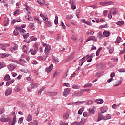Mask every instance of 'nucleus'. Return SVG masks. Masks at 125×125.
<instances>
[{
	"instance_id": "nucleus-1",
	"label": "nucleus",
	"mask_w": 125,
	"mask_h": 125,
	"mask_svg": "<svg viewBox=\"0 0 125 125\" xmlns=\"http://www.w3.org/2000/svg\"><path fill=\"white\" fill-rule=\"evenodd\" d=\"M0 121L2 123H5L11 121V118L7 116H5L4 114H3L0 118Z\"/></svg>"
},
{
	"instance_id": "nucleus-2",
	"label": "nucleus",
	"mask_w": 125,
	"mask_h": 125,
	"mask_svg": "<svg viewBox=\"0 0 125 125\" xmlns=\"http://www.w3.org/2000/svg\"><path fill=\"white\" fill-rule=\"evenodd\" d=\"M99 4L102 6H104V5H112V4H114V2L111 1L108 2H101Z\"/></svg>"
},
{
	"instance_id": "nucleus-3",
	"label": "nucleus",
	"mask_w": 125,
	"mask_h": 125,
	"mask_svg": "<svg viewBox=\"0 0 125 125\" xmlns=\"http://www.w3.org/2000/svg\"><path fill=\"white\" fill-rule=\"evenodd\" d=\"M70 92H71V89L70 88H65L63 93V96H65V97H67L68 94H70Z\"/></svg>"
},
{
	"instance_id": "nucleus-4",
	"label": "nucleus",
	"mask_w": 125,
	"mask_h": 125,
	"mask_svg": "<svg viewBox=\"0 0 125 125\" xmlns=\"http://www.w3.org/2000/svg\"><path fill=\"white\" fill-rule=\"evenodd\" d=\"M15 30H19L20 33H21L22 35H24L25 33H26V30L22 29V28L20 27L16 26L15 27Z\"/></svg>"
},
{
	"instance_id": "nucleus-5",
	"label": "nucleus",
	"mask_w": 125,
	"mask_h": 125,
	"mask_svg": "<svg viewBox=\"0 0 125 125\" xmlns=\"http://www.w3.org/2000/svg\"><path fill=\"white\" fill-rule=\"evenodd\" d=\"M25 63H27V61L23 58L20 59L19 61V65L23 66Z\"/></svg>"
},
{
	"instance_id": "nucleus-6",
	"label": "nucleus",
	"mask_w": 125,
	"mask_h": 125,
	"mask_svg": "<svg viewBox=\"0 0 125 125\" xmlns=\"http://www.w3.org/2000/svg\"><path fill=\"white\" fill-rule=\"evenodd\" d=\"M11 92H12V89L11 88H8L6 89L5 94L6 96H8V95L11 94Z\"/></svg>"
},
{
	"instance_id": "nucleus-7",
	"label": "nucleus",
	"mask_w": 125,
	"mask_h": 125,
	"mask_svg": "<svg viewBox=\"0 0 125 125\" xmlns=\"http://www.w3.org/2000/svg\"><path fill=\"white\" fill-rule=\"evenodd\" d=\"M50 50H51V46L48 45L45 48V52L46 54H49Z\"/></svg>"
},
{
	"instance_id": "nucleus-8",
	"label": "nucleus",
	"mask_w": 125,
	"mask_h": 125,
	"mask_svg": "<svg viewBox=\"0 0 125 125\" xmlns=\"http://www.w3.org/2000/svg\"><path fill=\"white\" fill-rule=\"evenodd\" d=\"M53 68V64H51L48 68H46V72L47 74H49L52 71Z\"/></svg>"
},
{
	"instance_id": "nucleus-9",
	"label": "nucleus",
	"mask_w": 125,
	"mask_h": 125,
	"mask_svg": "<svg viewBox=\"0 0 125 125\" xmlns=\"http://www.w3.org/2000/svg\"><path fill=\"white\" fill-rule=\"evenodd\" d=\"M28 125H39V122L36 120H33L28 123Z\"/></svg>"
},
{
	"instance_id": "nucleus-10",
	"label": "nucleus",
	"mask_w": 125,
	"mask_h": 125,
	"mask_svg": "<svg viewBox=\"0 0 125 125\" xmlns=\"http://www.w3.org/2000/svg\"><path fill=\"white\" fill-rule=\"evenodd\" d=\"M37 2L40 4V5L43 6L45 4V0H38Z\"/></svg>"
},
{
	"instance_id": "nucleus-11",
	"label": "nucleus",
	"mask_w": 125,
	"mask_h": 125,
	"mask_svg": "<svg viewBox=\"0 0 125 125\" xmlns=\"http://www.w3.org/2000/svg\"><path fill=\"white\" fill-rule=\"evenodd\" d=\"M18 48V45L17 44H15L14 47H11V52H14V51H16Z\"/></svg>"
},
{
	"instance_id": "nucleus-12",
	"label": "nucleus",
	"mask_w": 125,
	"mask_h": 125,
	"mask_svg": "<svg viewBox=\"0 0 125 125\" xmlns=\"http://www.w3.org/2000/svg\"><path fill=\"white\" fill-rule=\"evenodd\" d=\"M16 68V66L13 64H10L8 67V69L9 70V71H13Z\"/></svg>"
},
{
	"instance_id": "nucleus-13",
	"label": "nucleus",
	"mask_w": 125,
	"mask_h": 125,
	"mask_svg": "<svg viewBox=\"0 0 125 125\" xmlns=\"http://www.w3.org/2000/svg\"><path fill=\"white\" fill-rule=\"evenodd\" d=\"M26 121L27 122H32L33 121V117L32 116V115L28 114L26 118Z\"/></svg>"
},
{
	"instance_id": "nucleus-14",
	"label": "nucleus",
	"mask_w": 125,
	"mask_h": 125,
	"mask_svg": "<svg viewBox=\"0 0 125 125\" xmlns=\"http://www.w3.org/2000/svg\"><path fill=\"white\" fill-rule=\"evenodd\" d=\"M85 57H83V59H81L79 61V65L80 64H81V66H83V63L85 62V61H83L84 60V59H85Z\"/></svg>"
},
{
	"instance_id": "nucleus-15",
	"label": "nucleus",
	"mask_w": 125,
	"mask_h": 125,
	"mask_svg": "<svg viewBox=\"0 0 125 125\" xmlns=\"http://www.w3.org/2000/svg\"><path fill=\"white\" fill-rule=\"evenodd\" d=\"M103 35L104 37H105V38H108V37L110 36V32L109 31H104Z\"/></svg>"
},
{
	"instance_id": "nucleus-16",
	"label": "nucleus",
	"mask_w": 125,
	"mask_h": 125,
	"mask_svg": "<svg viewBox=\"0 0 125 125\" xmlns=\"http://www.w3.org/2000/svg\"><path fill=\"white\" fill-rule=\"evenodd\" d=\"M122 81H117L115 83H114L113 85L114 86H119V85H121V84L122 83Z\"/></svg>"
},
{
	"instance_id": "nucleus-17",
	"label": "nucleus",
	"mask_w": 125,
	"mask_h": 125,
	"mask_svg": "<svg viewBox=\"0 0 125 125\" xmlns=\"http://www.w3.org/2000/svg\"><path fill=\"white\" fill-rule=\"evenodd\" d=\"M7 1H8V0H0V2L1 3H3L4 6H8V4H7Z\"/></svg>"
},
{
	"instance_id": "nucleus-18",
	"label": "nucleus",
	"mask_w": 125,
	"mask_h": 125,
	"mask_svg": "<svg viewBox=\"0 0 125 125\" xmlns=\"http://www.w3.org/2000/svg\"><path fill=\"white\" fill-rule=\"evenodd\" d=\"M88 41H94V42H96L97 39L94 36H91L88 38Z\"/></svg>"
},
{
	"instance_id": "nucleus-19",
	"label": "nucleus",
	"mask_w": 125,
	"mask_h": 125,
	"mask_svg": "<svg viewBox=\"0 0 125 125\" xmlns=\"http://www.w3.org/2000/svg\"><path fill=\"white\" fill-rule=\"evenodd\" d=\"M45 25L47 27H51V22L48 21V18H47V21H44Z\"/></svg>"
},
{
	"instance_id": "nucleus-20",
	"label": "nucleus",
	"mask_w": 125,
	"mask_h": 125,
	"mask_svg": "<svg viewBox=\"0 0 125 125\" xmlns=\"http://www.w3.org/2000/svg\"><path fill=\"white\" fill-rule=\"evenodd\" d=\"M112 118V115L111 114H107L106 116H103L102 118L103 120H109Z\"/></svg>"
},
{
	"instance_id": "nucleus-21",
	"label": "nucleus",
	"mask_w": 125,
	"mask_h": 125,
	"mask_svg": "<svg viewBox=\"0 0 125 125\" xmlns=\"http://www.w3.org/2000/svg\"><path fill=\"white\" fill-rule=\"evenodd\" d=\"M9 24V19L6 18H5V21L4 22V26H8V24Z\"/></svg>"
},
{
	"instance_id": "nucleus-22",
	"label": "nucleus",
	"mask_w": 125,
	"mask_h": 125,
	"mask_svg": "<svg viewBox=\"0 0 125 125\" xmlns=\"http://www.w3.org/2000/svg\"><path fill=\"white\" fill-rule=\"evenodd\" d=\"M0 56L1 58H4V57H8V56H10V54L1 53L0 54Z\"/></svg>"
},
{
	"instance_id": "nucleus-23",
	"label": "nucleus",
	"mask_w": 125,
	"mask_h": 125,
	"mask_svg": "<svg viewBox=\"0 0 125 125\" xmlns=\"http://www.w3.org/2000/svg\"><path fill=\"white\" fill-rule=\"evenodd\" d=\"M40 16L42 18V19H43V20H44V21H47V18H48L47 17H45L42 13H41L40 14Z\"/></svg>"
},
{
	"instance_id": "nucleus-24",
	"label": "nucleus",
	"mask_w": 125,
	"mask_h": 125,
	"mask_svg": "<svg viewBox=\"0 0 125 125\" xmlns=\"http://www.w3.org/2000/svg\"><path fill=\"white\" fill-rule=\"evenodd\" d=\"M120 105H122V103H119L118 105L114 104L112 105V109H117V108H119V107H120Z\"/></svg>"
},
{
	"instance_id": "nucleus-25",
	"label": "nucleus",
	"mask_w": 125,
	"mask_h": 125,
	"mask_svg": "<svg viewBox=\"0 0 125 125\" xmlns=\"http://www.w3.org/2000/svg\"><path fill=\"white\" fill-rule=\"evenodd\" d=\"M6 65H5V63L2 62H0V69H2V68H4V67H6Z\"/></svg>"
},
{
	"instance_id": "nucleus-26",
	"label": "nucleus",
	"mask_w": 125,
	"mask_h": 125,
	"mask_svg": "<svg viewBox=\"0 0 125 125\" xmlns=\"http://www.w3.org/2000/svg\"><path fill=\"white\" fill-rule=\"evenodd\" d=\"M95 102L98 104H102V103H103V100L101 99H97V100H96Z\"/></svg>"
},
{
	"instance_id": "nucleus-27",
	"label": "nucleus",
	"mask_w": 125,
	"mask_h": 125,
	"mask_svg": "<svg viewBox=\"0 0 125 125\" xmlns=\"http://www.w3.org/2000/svg\"><path fill=\"white\" fill-rule=\"evenodd\" d=\"M69 117H70V115L68 113H65L63 114V118L64 119V120H67L69 119Z\"/></svg>"
},
{
	"instance_id": "nucleus-28",
	"label": "nucleus",
	"mask_w": 125,
	"mask_h": 125,
	"mask_svg": "<svg viewBox=\"0 0 125 125\" xmlns=\"http://www.w3.org/2000/svg\"><path fill=\"white\" fill-rule=\"evenodd\" d=\"M85 101H80V102H74V105H81V104H83L84 103Z\"/></svg>"
},
{
	"instance_id": "nucleus-29",
	"label": "nucleus",
	"mask_w": 125,
	"mask_h": 125,
	"mask_svg": "<svg viewBox=\"0 0 125 125\" xmlns=\"http://www.w3.org/2000/svg\"><path fill=\"white\" fill-rule=\"evenodd\" d=\"M116 25H118V26H123V25H124L125 24V23L124 22V21H121L117 22L116 23Z\"/></svg>"
},
{
	"instance_id": "nucleus-30",
	"label": "nucleus",
	"mask_w": 125,
	"mask_h": 125,
	"mask_svg": "<svg viewBox=\"0 0 125 125\" xmlns=\"http://www.w3.org/2000/svg\"><path fill=\"white\" fill-rule=\"evenodd\" d=\"M97 37H98V38H99V39H100V40H101V39H103V35L102 34V32H99V33H98V35H97Z\"/></svg>"
},
{
	"instance_id": "nucleus-31",
	"label": "nucleus",
	"mask_w": 125,
	"mask_h": 125,
	"mask_svg": "<svg viewBox=\"0 0 125 125\" xmlns=\"http://www.w3.org/2000/svg\"><path fill=\"white\" fill-rule=\"evenodd\" d=\"M37 51H38V50H36V49H34V50H30V52L32 54V55H35L36 53H37Z\"/></svg>"
},
{
	"instance_id": "nucleus-32",
	"label": "nucleus",
	"mask_w": 125,
	"mask_h": 125,
	"mask_svg": "<svg viewBox=\"0 0 125 125\" xmlns=\"http://www.w3.org/2000/svg\"><path fill=\"white\" fill-rule=\"evenodd\" d=\"M34 47L35 49L36 50H38V48H39V44H38V42H35V43L34 44Z\"/></svg>"
},
{
	"instance_id": "nucleus-33",
	"label": "nucleus",
	"mask_w": 125,
	"mask_h": 125,
	"mask_svg": "<svg viewBox=\"0 0 125 125\" xmlns=\"http://www.w3.org/2000/svg\"><path fill=\"white\" fill-rule=\"evenodd\" d=\"M106 28H108V24H104L101 26H99V28L100 29H105Z\"/></svg>"
},
{
	"instance_id": "nucleus-34",
	"label": "nucleus",
	"mask_w": 125,
	"mask_h": 125,
	"mask_svg": "<svg viewBox=\"0 0 125 125\" xmlns=\"http://www.w3.org/2000/svg\"><path fill=\"white\" fill-rule=\"evenodd\" d=\"M36 87H38V84H37L36 83H33L31 84V88H36Z\"/></svg>"
},
{
	"instance_id": "nucleus-35",
	"label": "nucleus",
	"mask_w": 125,
	"mask_h": 125,
	"mask_svg": "<svg viewBox=\"0 0 125 125\" xmlns=\"http://www.w3.org/2000/svg\"><path fill=\"white\" fill-rule=\"evenodd\" d=\"M95 113V111H94V109H89V114L90 115H93Z\"/></svg>"
},
{
	"instance_id": "nucleus-36",
	"label": "nucleus",
	"mask_w": 125,
	"mask_h": 125,
	"mask_svg": "<svg viewBox=\"0 0 125 125\" xmlns=\"http://www.w3.org/2000/svg\"><path fill=\"white\" fill-rule=\"evenodd\" d=\"M72 59H73V58H72V56H69L66 59L65 62H69L71 61V60H72Z\"/></svg>"
},
{
	"instance_id": "nucleus-37",
	"label": "nucleus",
	"mask_w": 125,
	"mask_h": 125,
	"mask_svg": "<svg viewBox=\"0 0 125 125\" xmlns=\"http://www.w3.org/2000/svg\"><path fill=\"white\" fill-rule=\"evenodd\" d=\"M85 122H86V120L85 119V118H82L81 119V121L79 123H80V124H83H83H84V123H85Z\"/></svg>"
},
{
	"instance_id": "nucleus-38",
	"label": "nucleus",
	"mask_w": 125,
	"mask_h": 125,
	"mask_svg": "<svg viewBox=\"0 0 125 125\" xmlns=\"http://www.w3.org/2000/svg\"><path fill=\"white\" fill-rule=\"evenodd\" d=\"M70 4H71V8L73 10L76 9V4H75V2H72Z\"/></svg>"
},
{
	"instance_id": "nucleus-39",
	"label": "nucleus",
	"mask_w": 125,
	"mask_h": 125,
	"mask_svg": "<svg viewBox=\"0 0 125 125\" xmlns=\"http://www.w3.org/2000/svg\"><path fill=\"white\" fill-rule=\"evenodd\" d=\"M83 92L82 91L78 92V93H76L75 94V96H82V95H83Z\"/></svg>"
},
{
	"instance_id": "nucleus-40",
	"label": "nucleus",
	"mask_w": 125,
	"mask_h": 125,
	"mask_svg": "<svg viewBox=\"0 0 125 125\" xmlns=\"http://www.w3.org/2000/svg\"><path fill=\"white\" fill-rule=\"evenodd\" d=\"M53 60L55 62V64H58V63L59 62V60L58 59V58L54 57L53 58Z\"/></svg>"
},
{
	"instance_id": "nucleus-41",
	"label": "nucleus",
	"mask_w": 125,
	"mask_h": 125,
	"mask_svg": "<svg viewBox=\"0 0 125 125\" xmlns=\"http://www.w3.org/2000/svg\"><path fill=\"white\" fill-rule=\"evenodd\" d=\"M72 88H73V89H80V86L76 84L73 85Z\"/></svg>"
},
{
	"instance_id": "nucleus-42",
	"label": "nucleus",
	"mask_w": 125,
	"mask_h": 125,
	"mask_svg": "<svg viewBox=\"0 0 125 125\" xmlns=\"http://www.w3.org/2000/svg\"><path fill=\"white\" fill-rule=\"evenodd\" d=\"M4 81H9L10 80V76L9 75H7L4 78Z\"/></svg>"
},
{
	"instance_id": "nucleus-43",
	"label": "nucleus",
	"mask_w": 125,
	"mask_h": 125,
	"mask_svg": "<svg viewBox=\"0 0 125 125\" xmlns=\"http://www.w3.org/2000/svg\"><path fill=\"white\" fill-rule=\"evenodd\" d=\"M54 23L55 25H57V24H58V16H55V19L54 20Z\"/></svg>"
},
{
	"instance_id": "nucleus-44",
	"label": "nucleus",
	"mask_w": 125,
	"mask_h": 125,
	"mask_svg": "<svg viewBox=\"0 0 125 125\" xmlns=\"http://www.w3.org/2000/svg\"><path fill=\"white\" fill-rule=\"evenodd\" d=\"M23 121H24V117L20 118L18 121L19 124H22L23 123Z\"/></svg>"
},
{
	"instance_id": "nucleus-45",
	"label": "nucleus",
	"mask_w": 125,
	"mask_h": 125,
	"mask_svg": "<svg viewBox=\"0 0 125 125\" xmlns=\"http://www.w3.org/2000/svg\"><path fill=\"white\" fill-rule=\"evenodd\" d=\"M19 30L18 29H15V30H14L13 31V34L14 35V36H18V35H19V33L18 32Z\"/></svg>"
},
{
	"instance_id": "nucleus-46",
	"label": "nucleus",
	"mask_w": 125,
	"mask_h": 125,
	"mask_svg": "<svg viewBox=\"0 0 125 125\" xmlns=\"http://www.w3.org/2000/svg\"><path fill=\"white\" fill-rule=\"evenodd\" d=\"M92 85L91 83H87L84 85V88L91 87Z\"/></svg>"
},
{
	"instance_id": "nucleus-47",
	"label": "nucleus",
	"mask_w": 125,
	"mask_h": 125,
	"mask_svg": "<svg viewBox=\"0 0 125 125\" xmlns=\"http://www.w3.org/2000/svg\"><path fill=\"white\" fill-rule=\"evenodd\" d=\"M15 122H16V116L13 117V121L12 122V125H15Z\"/></svg>"
},
{
	"instance_id": "nucleus-48",
	"label": "nucleus",
	"mask_w": 125,
	"mask_h": 125,
	"mask_svg": "<svg viewBox=\"0 0 125 125\" xmlns=\"http://www.w3.org/2000/svg\"><path fill=\"white\" fill-rule=\"evenodd\" d=\"M76 16L77 18H80V10H77L76 11Z\"/></svg>"
},
{
	"instance_id": "nucleus-49",
	"label": "nucleus",
	"mask_w": 125,
	"mask_h": 125,
	"mask_svg": "<svg viewBox=\"0 0 125 125\" xmlns=\"http://www.w3.org/2000/svg\"><path fill=\"white\" fill-rule=\"evenodd\" d=\"M83 112V108H80L78 112V114H79V115H82Z\"/></svg>"
},
{
	"instance_id": "nucleus-50",
	"label": "nucleus",
	"mask_w": 125,
	"mask_h": 125,
	"mask_svg": "<svg viewBox=\"0 0 125 125\" xmlns=\"http://www.w3.org/2000/svg\"><path fill=\"white\" fill-rule=\"evenodd\" d=\"M38 60H44L43 56H39L37 57Z\"/></svg>"
},
{
	"instance_id": "nucleus-51",
	"label": "nucleus",
	"mask_w": 125,
	"mask_h": 125,
	"mask_svg": "<svg viewBox=\"0 0 125 125\" xmlns=\"http://www.w3.org/2000/svg\"><path fill=\"white\" fill-rule=\"evenodd\" d=\"M57 95V92H50V95L51 96H56Z\"/></svg>"
},
{
	"instance_id": "nucleus-52",
	"label": "nucleus",
	"mask_w": 125,
	"mask_h": 125,
	"mask_svg": "<svg viewBox=\"0 0 125 125\" xmlns=\"http://www.w3.org/2000/svg\"><path fill=\"white\" fill-rule=\"evenodd\" d=\"M94 34V32L92 31H89L86 32L87 36H88V35H93Z\"/></svg>"
},
{
	"instance_id": "nucleus-53",
	"label": "nucleus",
	"mask_w": 125,
	"mask_h": 125,
	"mask_svg": "<svg viewBox=\"0 0 125 125\" xmlns=\"http://www.w3.org/2000/svg\"><path fill=\"white\" fill-rule=\"evenodd\" d=\"M30 40L31 42H33V41H37V38L35 37V36H31L30 37Z\"/></svg>"
},
{
	"instance_id": "nucleus-54",
	"label": "nucleus",
	"mask_w": 125,
	"mask_h": 125,
	"mask_svg": "<svg viewBox=\"0 0 125 125\" xmlns=\"http://www.w3.org/2000/svg\"><path fill=\"white\" fill-rule=\"evenodd\" d=\"M71 125H81V124L79 122H73Z\"/></svg>"
},
{
	"instance_id": "nucleus-55",
	"label": "nucleus",
	"mask_w": 125,
	"mask_h": 125,
	"mask_svg": "<svg viewBox=\"0 0 125 125\" xmlns=\"http://www.w3.org/2000/svg\"><path fill=\"white\" fill-rule=\"evenodd\" d=\"M30 37L29 33H27V34H23V38L24 39H27V38H29Z\"/></svg>"
},
{
	"instance_id": "nucleus-56",
	"label": "nucleus",
	"mask_w": 125,
	"mask_h": 125,
	"mask_svg": "<svg viewBox=\"0 0 125 125\" xmlns=\"http://www.w3.org/2000/svg\"><path fill=\"white\" fill-rule=\"evenodd\" d=\"M89 7H92L93 9H95V8H97V4H95L94 5L89 6Z\"/></svg>"
},
{
	"instance_id": "nucleus-57",
	"label": "nucleus",
	"mask_w": 125,
	"mask_h": 125,
	"mask_svg": "<svg viewBox=\"0 0 125 125\" xmlns=\"http://www.w3.org/2000/svg\"><path fill=\"white\" fill-rule=\"evenodd\" d=\"M72 18H73V16H72V15H67L66 16V19H67V20H70V19H72Z\"/></svg>"
},
{
	"instance_id": "nucleus-58",
	"label": "nucleus",
	"mask_w": 125,
	"mask_h": 125,
	"mask_svg": "<svg viewBox=\"0 0 125 125\" xmlns=\"http://www.w3.org/2000/svg\"><path fill=\"white\" fill-rule=\"evenodd\" d=\"M101 112L102 114H104V113H105V112H106V110H105V108H104V107H102L101 108Z\"/></svg>"
},
{
	"instance_id": "nucleus-59",
	"label": "nucleus",
	"mask_w": 125,
	"mask_h": 125,
	"mask_svg": "<svg viewBox=\"0 0 125 125\" xmlns=\"http://www.w3.org/2000/svg\"><path fill=\"white\" fill-rule=\"evenodd\" d=\"M27 49V46L26 45L23 46L24 52H25V53H26V52H28V50Z\"/></svg>"
},
{
	"instance_id": "nucleus-60",
	"label": "nucleus",
	"mask_w": 125,
	"mask_h": 125,
	"mask_svg": "<svg viewBox=\"0 0 125 125\" xmlns=\"http://www.w3.org/2000/svg\"><path fill=\"white\" fill-rule=\"evenodd\" d=\"M120 42H121V37L120 36H118L116 39V42L120 43Z\"/></svg>"
},
{
	"instance_id": "nucleus-61",
	"label": "nucleus",
	"mask_w": 125,
	"mask_h": 125,
	"mask_svg": "<svg viewBox=\"0 0 125 125\" xmlns=\"http://www.w3.org/2000/svg\"><path fill=\"white\" fill-rule=\"evenodd\" d=\"M11 62H13L14 63H16V64H19V61L16 60H11Z\"/></svg>"
},
{
	"instance_id": "nucleus-62",
	"label": "nucleus",
	"mask_w": 125,
	"mask_h": 125,
	"mask_svg": "<svg viewBox=\"0 0 125 125\" xmlns=\"http://www.w3.org/2000/svg\"><path fill=\"white\" fill-rule=\"evenodd\" d=\"M60 125H68L69 124L68 123H64L63 122H60Z\"/></svg>"
},
{
	"instance_id": "nucleus-63",
	"label": "nucleus",
	"mask_w": 125,
	"mask_h": 125,
	"mask_svg": "<svg viewBox=\"0 0 125 125\" xmlns=\"http://www.w3.org/2000/svg\"><path fill=\"white\" fill-rule=\"evenodd\" d=\"M63 85H64V86H66V87H70V84L67 83H64Z\"/></svg>"
},
{
	"instance_id": "nucleus-64",
	"label": "nucleus",
	"mask_w": 125,
	"mask_h": 125,
	"mask_svg": "<svg viewBox=\"0 0 125 125\" xmlns=\"http://www.w3.org/2000/svg\"><path fill=\"white\" fill-rule=\"evenodd\" d=\"M71 40L72 41H76L77 40V37H76V36L75 35H73L72 37H71Z\"/></svg>"
}]
</instances>
